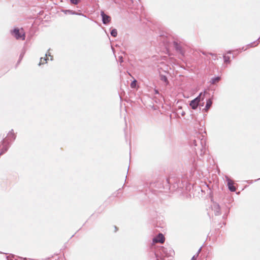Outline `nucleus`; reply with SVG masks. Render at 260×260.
Returning <instances> with one entry per match:
<instances>
[{"instance_id": "obj_6", "label": "nucleus", "mask_w": 260, "mask_h": 260, "mask_svg": "<svg viewBox=\"0 0 260 260\" xmlns=\"http://www.w3.org/2000/svg\"><path fill=\"white\" fill-rule=\"evenodd\" d=\"M212 104V102L211 99H209L207 101L206 105L205 108V110L207 112L208 111V110L210 109V107L211 106Z\"/></svg>"}, {"instance_id": "obj_7", "label": "nucleus", "mask_w": 260, "mask_h": 260, "mask_svg": "<svg viewBox=\"0 0 260 260\" xmlns=\"http://www.w3.org/2000/svg\"><path fill=\"white\" fill-rule=\"evenodd\" d=\"M160 80L166 83V85H168L169 84V81L166 76L161 75L160 76Z\"/></svg>"}, {"instance_id": "obj_11", "label": "nucleus", "mask_w": 260, "mask_h": 260, "mask_svg": "<svg viewBox=\"0 0 260 260\" xmlns=\"http://www.w3.org/2000/svg\"><path fill=\"white\" fill-rule=\"evenodd\" d=\"M46 62H47V59L45 58L41 57L39 64V65L43 64Z\"/></svg>"}, {"instance_id": "obj_2", "label": "nucleus", "mask_w": 260, "mask_h": 260, "mask_svg": "<svg viewBox=\"0 0 260 260\" xmlns=\"http://www.w3.org/2000/svg\"><path fill=\"white\" fill-rule=\"evenodd\" d=\"M205 93V92L204 94L201 93L198 97L190 102V106L193 109H196L198 107L201 99L203 100L204 98Z\"/></svg>"}, {"instance_id": "obj_13", "label": "nucleus", "mask_w": 260, "mask_h": 260, "mask_svg": "<svg viewBox=\"0 0 260 260\" xmlns=\"http://www.w3.org/2000/svg\"><path fill=\"white\" fill-rule=\"evenodd\" d=\"M70 1L72 4L77 5L79 3L80 0H70Z\"/></svg>"}, {"instance_id": "obj_4", "label": "nucleus", "mask_w": 260, "mask_h": 260, "mask_svg": "<svg viewBox=\"0 0 260 260\" xmlns=\"http://www.w3.org/2000/svg\"><path fill=\"white\" fill-rule=\"evenodd\" d=\"M101 16L102 17L103 22L104 24H106L110 22L111 17L106 15L104 11H101Z\"/></svg>"}, {"instance_id": "obj_15", "label": "nucleus", "mask_w": 260, "mask_h": 260, "mask_svg": "<svg viewBox=\"0 0 260 260\" xmlns=\"http://www.w3.org/2000/svg\"><path fill=\"white\" fill-rule=\"evenodd\" d=\"M10 135H12V137L15 139V137H14V134L13 133V132H11L10 134H9V136H10Z\"/></svg>"}, {"instance_id": "obj_5", "label": "nucleus", "mask_w": 260, "mask_h": 260, "mask_svg": "<svg viewBox=\"0 0 260 260\" xmlns=\"http://www.w3.org/2000/svg\"><path fill=\"white\" fill-rule=\"evenodd\" d=\"M228 185L229 189L231 191H236V188L234 185V182L229 179H228Z\"/></svg>"}, {"instance_id": "obj_9", "label": "nucleus", "mask_w": 260, "mask_h": 260, "mask_svg": "<svg viewBox=\"0 0 260 260\" xmlns=\"http://www.w3.org/2000/svg\"><path fill=\"white\" fill-rule=\"evenodd\" d=\"M224 61L225 63H229L230 62V57L227 55L223 56Z\"/></svg>"}, {"instance_id": "obj_3", "label": "nucleus", "mask_w": 260, "mask_h": 260, "mask_svg": "<svg viewBox=\"0 0 260 260\" xmlns=\"http://www.w3.org/2000/svg\"><path fill=\"white\" fill-rule=\"evenodd\" d=\"M165 238L162 234H159L158 236L153 239V241L154 243H164Z\"/></svg>"}, {"instance_id": "obj_17", "label": "nucleus", "mask_w": 260, "mask_h": 260, "mask_svg": "<svg viewBox=\"0 0 260 260\" xmlns=\"http://www.w3.org/2000/svg\"><path fill=\"white\" fill-rule=\"evenodd\" d=\"M210 55H214V56H215V55H216L213 54H212V53H210Z\"/></svg>"}, {"instance_id": "obj_14", "label": "nucleus", "mask_w": 260, "mask_h": 260, "mask_svg": "<svg viewBox=\"0 0 260 260\" xmlns=\"http://www.w3.org/2000/svg\"><path fill=\"white\" fill-rule=\"evenodd\" d=\"M176 49L180 50V46L177 43H174Z\"/></svg>"}, {"instance_id": "obj_10", "label": "nucleus", "mask_w": 260, "mask_h": 260, "mask_svg": "<svg viewBox=\"0 0 260 260\" xmlns=\"http://www.w3.org/2000/svg\"><path fill=\"white\" fill-rule=\"evenodd\" d=\"M111 35L114 37H116L117 35V30L116 29H113L111 30Z\"/></svg>"}, {"instance_id": "obj_12", "label": "nucleus", "mask_w": 260, "mask_h": 260, "mask_svg": "<svg viewBox=\"0 0 260 260\" xmlns=\"http://www.w3.org/2000/svg\"><path fill=\"white\" fill-rule=\"evenodd\" d=\"M137 81L135 80L131 84V87L133 88H135L136 86Z\"/></svg>"}, {"instance_id": "obj_16", "label": "nucleus", "mask_w": 260, "mask_h": 260, "mask_svg": "<svg viewBox=\"0 0 260 260\" xmlns=\"http://www.w3.org/2000/svg\"><path fill=\"white\" fill-rule=\"evenodd\" d=\"M197 256H196L195 255L193 256L191 258V260H196L197 259Z\"/></svg>"}, {"instance_id": "obj_8", "label": "nucleus", "mask_w": 260, "mask_h": 260, "mask_svg": "<svg viewBox=\"0 0 260 260\" xmlns=\"http://www.w3.org/2000/svg\"><path fill=\"white\" fill-rule=\"evenodd\" d=\"M220 80V77H215L213 79H212V84H216V83L218 82Z\"/></svg>"}, {"instance_id": "obj_1", "label": "nucleus", "mask_w": 260, "mask_h": 260, "mask_svg": "<svg viewBox=\"0 0 260 260\" xmlns=\"http://www.w3.org/2000/svg\"><path fill=\"white\" fill-rule=\"evenodd\" d=\"M12 34L16 39H20L22 40L25 39V34L22 29L15 28L12 32Z\"/></svg>"}]
</instances>
